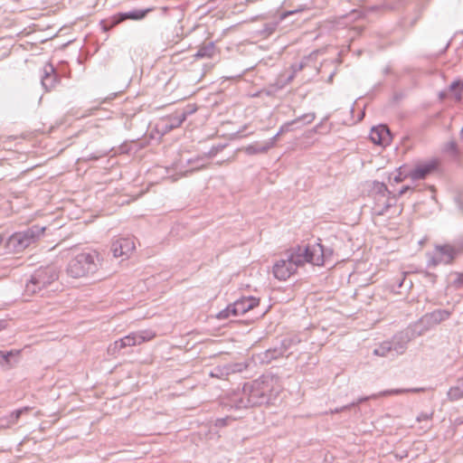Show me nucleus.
I'll list each match as a JSON object with an SVG mask.
<instances>
[{
	"mask_svg": "<svg viewBox=\"0 0 463 463\" xmlns=\"http://www.w3.org/2000/svg\"><path fill=\"white\" fill-rule=\"evenodd\" d=\"M101 265L98 251L88 250L77 254L68 264V274L75 279L87 278L95 274Z\"/></svg>",
	"mask_w": 463,
	"mask_h": 463,
	"instance_id": "obj_1",
	"label": "nucleus"
},
{
	"mask_svg": "<svg viewBox=\"0 0 463 463\" xmlns=\"http://www.w3.org/2000/svg\"><path fill=\"white\" fill-rule=\"evenodd\" d=\"M156 337V333L150 330H145L140 332H133L129 335L120 338L110 345L109 349L116 352L128 346H135L141 345L145 342L151 341Z\"/></svg>",
	"mask_w": 463,
	"mask_h": 463,
	"instance_id": "obj_2",
	"label": "nucleus"
},
{
	"mask_svg": "<svg viewBox=\"0 0 463 463\" xmlns=\"http://www.w3.org/2000/svg\"><path fill=\"white\" fill-rule=\"evenodd\" d=\"M260 298L255 297H246L236 300L232 305L229 306L225 310L220 312V318H227L231 315L241 316L253 309L260 305Z\"/></svg>",
	"mask_w": 463,
	"mask_h": 463,
	"instance_id": "obj_3",
	"label": "nucleus"
},
{
	"mask_svg": "<svg viewBox=\"0 0 463 463\" xmlns=\"http://www.w3.org/2000/svg\"><path fill=\"white\" fill-rule=\"evenodd\" d=\"M45 228L33 226L24 232H16L12 235L10 241L14 244L17 249L24 250L33 243L43 232Z\"/></svg>",
	"mask_w": 463,
	"mask_h": 463,
	"instance_id": "obj_4",
	"label": "nucleus"
},
{
	"mask_svg": "<svg viewBox=\"0 0 463 463\" xmlns=\"http://www.w3.org/2000/svg\"><path fill=\"white\" fill-rule=\"evenodd\" d=\"M135 250L134 239L130 237L117 238L111 245V250L115 258L128 259Z\"/></svg>",
	"mask_w": 463,
	"mask_h": 463,
	"instance_id": "obj_5",
	"label": "nucleus"
},
{
	"mask_svg": "<svg viewBox=\"0 0 463 463\" xmlns=\"http://www.w3.org/2000/svg\"><path fill=\"white\" fill-rule=\"evenodd\" d=\"M439 164L437 159H430L418 163L413 169L410 170V178L412 180L423 179L435 172L439 167Z\"/></svg>",
	"mask_w": 463,
	"mask_h": 463,
	"instance_id": "obj_6",
	"label": "nucleus"
},
{
	"mask_svg": "<svg viewBox=\"0 0 463 463\" xmlns=\"http://www.w3.org/2000/svg\"><path fill=\"white\" fill-rule=\"evenodd\" d=\"M296 271L295 265L288 259L277 261L272 269L274 277L281 281L289 279Z\"/></svg>",
	"mask_w": 463,
	"mask_h": 463,
	"instance_id": "obj_7",
	"label": "nucleus"
},
{
	"mask_svg": "<svg viewBox=\"0 0 463 463\" xmlns=\"http://www.w3.org/2000/svg\"><path fill=\"white\" fill-rule=\"evenodd\" d=\"M304 252L307 262L317 266H323L325 264L324 248L320 243L304 248Z\"/></svg>",
	"mask_w": 463,
	"mask_h": 463,
	"instance_id": "obj_8",
	"label": "nucleus"
},
{
	"mask_svg": "<svg viewBox=\"0 0 463 463\" xmlns=\"http://www.w3.org/2000/svg\"><path fill=\"white\" fill-rule=\"evenodd\" d=\"M371 140L380 146H388L392 141V135L385 125H379L371 129Z\"/></svg>",
	"mask_w": 463,
	"mask_h": 463,
	"instance_id": "obj_9",
	"label": "nucleus"
},
{
	"mask_svg": "<svg viewBox=\"0 0 463 463\" xmlns=\"http://www.w3.org/2000/svg\"><path fill=\"white\" fill-rule=\"evenodd\" d=\"M57 279V275L50 269H42L39 270L36 274V277L33 278L30 283L27 284L26 288L27 290L32 291L33 293L35 292L34 286L37 284H41L42 286H45L47 284H50L52 281L55 280Z\"/></svg>",
	"mask_w": 463,
	"mask_h": 463,
	"instance_id": "obj_10",
	"label": "nucleus"
},
{
	"mask_svg": "<svg viewBox=\"0 0 463 463\" xmlns=\"http://www.w3.org/2000/svg\"><path fill=\"white\" fill-rule=\"evenodd\" d=\"M455 251L452 247L445 245L437 247L435 255L432 260V265L436 266L440 263H450L454 259Z\"/></svg>",
	"mask_w": 463,
	"mask_h": 463,
	"instance_id": "obj_11",
	"label": "nucleus"
},
{
	"mask_svg": "<svg viewBox=\"0 0 463 463\" xmlns=\"http://www.w3.org/2000/svg\"><path fill=\"white\" fill-rule=\"evenodd\" d=\"M150 12V9H133L128 12H119L122 22L126 20L140 21L143 20L146 14Z\"/></svg>",
	"mask_w": 463,
	"mask_h": 463,
	"instance_id": "obj_12",
	"label": "nucleus"
},
{
	"mask_svg": "<svg viewBox=\"0 0 463 463\" xmlns=\"http://www.w3.org/2000/svg\"><path fill=\"white\" fill-rule=\"evenodd\" d=\"M288 260L290 262H292V264L295 265L296 270L299 266H302L307 262V260H306L304 249L302 248H298L295 251H293L288 257Z\"/></svg>",
	"mask_w": 463,
	"mask_h": 463,
	"instance_id": "obj_13",
	"label": "nucleus"
},
{
	"mask_svg": "<svg viewBox=\"0 0 463 463\" xmlns=\"http://www.w3.org/2000/svg\"><path fill=\"white\" fill-rule=\"evenodd\" d=\"M120 23H122V20L120 18L119 13H118L109 18L101 20L99 24L103 32H109Z\"/></svg>",
	"mask_w": 463,
	"mask_h": 463,
	"instance_id": "obj_14",
	"label": "nucleus"
},
{
	"mask_svg": "<svg viewBox=\"0 0 463 463\" xmlns=\"http://www.w3.org/2000/svg\"><path fill=\"white\" fill-rule=\"evenodd\" d=\"M120 23H122V20L120 18L119 13H118L109 18L101 20L99 24L103 32H109Z\"/></svg>",
	"mask_w": 463,
	"mask_h": 463,
	"instance_id": "obj_15",
	"label": "nucleus"
},
{
	"mask_svg": "<svg viewBox=\"0 0 463 463\" xmlns=\"http://www.w3.org/2000/svg\"><path fill=\"white\" fill-rule=\"evenodd\" d=\"M193 58H212L214 56V44L213 42H210L198 49L195 53H194Z\"/></svg>",
	"mask_w": 463,
	"mask_h": 463,
	"instance_id": "obj_16",
	"label": "nucleus"
},
{
	"mask_svg": "<svg viewBox=\"0 0 463 463\" xmlns=\"http://www.w3.org/2000/svg\"><path fill=\"white\" fill-rule=\"evenodd\" d=\"M420 391H421V390L420 389H392V390H386V391L380 392L377 394H373L371 396V398L376 399L379 397L399 395V394H402V393H406V392H417Z\"/></svg>",
	"mask_w": 463,
	"mask_h": 463,
	"instance_id": "obj_17",
	"label": "nucleus"
},
{
	"mask_svg": "<svg viewBox=\"0 0 463 463\" xmlns=\"http://www.w3.org/2000/svg\"><path fill=\"white\" fill-rule=\"evenodd\" d=\"M278 23L276 22L265 24L263 29L260 31V34L263 37H268L275 32Z\"/></svg>",
	"mask_w": 463,
	"mask_h": 463,
	"instance_id": "obj_18",
	"label": "nucleus"
},
{
	"mask_svg": "<svg viewBox=\"0 0 463 463\" xmlns=\"http://www.w3.org/2000/svg\"><path fill=\"white\" fill-rule=\"evenodd\" d=\"M451 94L457 100L463 99V82L455 83L451 86Z\"/></svg>",
	"mask_w": 463,
	"mask_h": 463,
	"instance_id": "obj_19",
	"label": "nucleus"
},
{
	"mask_svg": "<svg viewBox=\"0 0 463 463\" xmlns=\"http://www.w3.org/2000/svg\"><path fill=\"white\" fill-rule=\"evenodd\" d=\"M410 169L406 165H402L399 168L398 175L394 177L395 182L400 183L402 182L406 178H410L409 175Z\"/></svg>",
	"mask_w": 463,
	"mask_h": 463,
	"instance_id": "obj_20",
	"label": "nucleus"
},
{
	"mask_svg": "<svg viewBox=\"0 0 463 463\" xmlns=\"http://www.w3.org/2000/svg\"><path fill=\"white\" fill-rule=\"evenodd\" d=\"M448 395L450 400L460 399L463 397V390L458 386L451 387L448 392Z\"/></svg>",
	"mask_w": 463,
	"mask_h": 463,
	"instance_id": "obj_21",
	"label": "nucleus"
},
{
	"mask_svg": "<svg viewBox=\"0 0 463 463\" xmlns=\"http://www.w3.org/2000/svg\"><path fill=\"white\" fill-rule=\"evenodd\" d=\"M20 354V351L18 350H11L9 352H3V351H0V356L6 362V363H9L10 361V357L13 356V355H19Z\"/></svg>",
	"mask_w": 463,
	"mask_h": 463,
	"instance_id": "obj_22",
	"label": "nucleus"
},
{
	"mask_svg": "<svg viewBox=\"0 0 463 463\" xmlns=\"http://www.w3.org/2000/svg\"><path fill=\"white\" fill-rule=\"evenodd\" d=\"M431 419H432V414H427V413H422L417 417L418 421H421V420L429 421V420H431Z\"/></svg>",
	"mask_w": 463,
	"mask_h": 463,
	"instance_id": "obj_23",
	"label": "nucleus"
},
{
	"mask_svg": "<svg viewBox=\"0 0 463 463\" xmlns=\"http://www.w3.org/2000/svg\"><path fill=\"white\" fill-rule=\"evenodd\" d=\"M449 43H450V41H446L444 46L436 53V55L442 54L449 46Z\"/></svg>",
	"mask_w": 463,
	"mask_h": 463,
	"instance_id": "obj_24",
	"label": "nucleus"
},
{
	"mask_svg": "<svg viewBox=\"0 0 463 463\" xmlns=\"http://www.w3.org/2000/svg\"><path fill=\"white\" fill-rule=\"evenodd\" d=\"M29 411V408L25 407L24 409H20V410H17L14 413H15V418L16 419H19V417L21 416V414L24 411Z\"/></svg>",
	"mask_w": 463,
	"mask_h": 463,
	"instance_id": "obj_25",
	"label": "nucleus"
},
{
	"mask_svg": "<svg viewBox=\"0 0 463 463\" xmlns=\"http://www.w3.org/2000/svg\"><path fill=\"white\" fill-rule=\"evenodd\" d=\"M386 5H388V7H389L390 9H393V8H394V6H393V5H389L388 3H386Z\"/></svg>",
	"mask_w": 463,
	"mask_h": 463,
	"instance_id": "obj_26",
	"label": "nucleus"
},
{
	"mask_svg": "<svg viewBox=\"0 0 463 463\" xmlns=\"http://www.w3.org/2000/svg\"><path fill=\"white\" fill-rule=\"evenodd\" d=\"M374 353H375L376 354H379V351H378V350H375V351H374Z\"/></svg>",
	"mask_w": 463,
	"mask_h": 463,
	"instance_id": "obj_27",
	"label": "nucleus"
},
{
	"mask_svg": "<svg viewBox=\"0 0 463 463\" xmlns=\"http://www.w3.org/2000/svg\"><path fill=\"white\" fill-rule=\"evenodd\" d=\"M462 135H463V128H462Z\"/></svg>",
	"mask_w": 463,
	"mask_h": 463,
	"instance_id": "obj_28",
	"label": "nucleus"
}]
</instances>
